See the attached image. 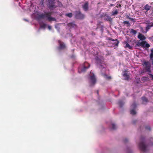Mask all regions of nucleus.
Returning a JSON list of instances; mask_svg holds the SVG:
<instances>
[{"mask_svg": "<svg viewBox=\"0 0 153 153\" xmlns=\"http://www.w3.org/2000/svg\"><path fill=\"white\" fill-rule=\"evenodd\" d=\"M52 14V12H45L44 13L40 14L39 16V17L41 19L46 18L47 20L50 22L56 21V19L55 18L51 16Z\"/></svg>", "mask_w": 153, "mask_h": 153, "instance_id": "f257e3e1", "label": "nucleus"}, {"mask_svg": "<svg viewBox=\"0 0 153 153\" xmlns=\"http://www.w3.org/2000/svg\"><path fill=\"white\" fill-rule=\"evenodd\" d=\"M144 138L143 137H141L140 138V142L139 144V147L140 150L143 152L147 151V146L146 145L144 141Z\"/></svg>", "mask_w": 153, "mask_h": 153, "instance_id": "f03ea898", "label": "nucleus"}, {"mask_svg": "<svg viewBox=\"0 0 153 153\" xmlns=\"http://www.w3.org/2000/svg\"><path fill=\"white\" fill-rule=\"evenodd\" d=\"M55 0H48V4H47L48 7L51 10H53L56 7V6L55 5Z\"/></svg>", "mask_w": 153, "mask_h": 153, "instance_id": "7ed1b4c3", "label": "nucleus"}, {"mask_svg": "<svg viewBox=\"0 0 153 153\" xmlns=\"http://www.w3.org/2000/svg\"><path fill=\"white\" fill-rule=\"evenodd\" d=\"M74 13L75 18L76 19H82L85 18V15L80 10L76 11Z\"/></svg>", "mask_w": 153, "mask_h": 153, "instance_id": "20e7f679", "label": "nucleus"}, {"mask_svg": "<svg viewBox=\"0 0 153 153\" xmlns=\"http://www.w3.org/2000/svg\"><path fill=\"white\" fill-rule=\"evenodd\" d=\"M137 45L138 46H141L143 48L146 47L149 48L150 45L148 43H146V41H143L141 42H138Z\"/></svg>", "mask_w": 153, "mask_h": 153, "instance_id": "39448f33", "label": "nucleus"}, {"mask_svg": "<svg viewBox=\"0 0 153 153\" xmlns=\"http://www.w3.org/2000/svg\"><path fill=\"white\" fill-rule=\"evenodd\" d=\"M95 59L96 61V62L97 64L99 65L101 67L103 66V67L104 68L103 65L104 64L103 63V61L102 60L100 59L97 56L95 58Z\"/></svg>", "mask_w": 153, "mask_h": 153, "instance_id": "423d86ee", "label": "nucleus"}, {"mask_svg": "<svg viewBox=\"0 0 153 153\" xmlns=\"http://www.w3.org/2000/svg\"><path fill=\"white\" fill-rule=\"evenodd\" d=\"M83 68L81 70L82 72H84L86 70L90 67V64L87 62L84 63L83 65Z\"/></svg>", "mask_w": 153, "mask_h": 153, "instance_id": "0eeeda50", "label": "nucleus"}, {"mask_svg": "<svg viewBox=\"0 0 153 153\" xmlns=\"http://www.w3.org/2000/svg\"><path fill=\"white\" fill-rule=\"evenodd\" d=\"M82 7L85 11H87L88 9V2H86L83 5Z\"/></svg>", "mask_w": 153, "mask_h": 153, "instance_id": "6e6552de", "label": "nucleus"}, {"mask_svg": "<svg viewBox=\"0 0 153 153\" xmlns=\"http://www.w3.org/2000/svg\"><path fill=\"white\" fill-rule=\"evenodd\" d=\"M90 79L93 85H94L96 83V79L94 74L90 76Z\"/></svg>", "mask_w": 153, "mask_h": 153, "instance_id": "1a4fd4ad", "label": "nucleus"}, {"mask_svg": "<svg viewBox=\"0 0 153 153\" xmlns=\"http://www.w3.org/2000/svg\"><path fill=\"white\" fill-rule=\"evenodd\" d=\"M67 25L68 27H70L71 28H76L77 27L76 25L74 23V22L69 23Z\"/></svg>", "mask_w": 153, "mask_h": 153, "instance_id": "9d476101", "label": "nucleus"}, {"mask_svg": "<svg viewBox=\"0 0 153 153\" xmlns=\"http://www.w3.org/2000/svg\"><path fill=\"white\" fill-rule=\"evenodd\" d=\"M138 37L139 39H140L141 40H144L146 39V37L144 36V35L140 33H139L138 35Z\"/></svg>", "mask_w": 153, "mask_h": 153, "instance_id": "9b49d317", "label": "nucleus"}, {"mask_svg": "<svg viewBox=\"0 0 153 153\" xmlns=\"http://www.w3.org/2000/svg\"><path fill=\"white\" fill-rule=\"evenodd\" d=\"M58 42L59 44V48L60 49H63L65 48V45L60 40H59Z\"/></svg>", "mask_w": 153, "mask_h": 153, "instance_id": "f8f14e48", "label": "nucleus"}, {"mask_svg": "<svg viewBox=\"0 0 153 153\" xmlns=\"http://www.w3.org/2000/svg\"><path fill=\"white\" fill-rule=\"evenodd\" d=\"M104 19L107 21L111 22L112 20V19L108 15H105L104 16Z\"/></svg>", "mask_w": 153, "mask_h": 153, "instance_id": "ddd939ff", "label": "nucleus"}, {"mask_svg": "<svg viewBox=\"0 0 153 153\" xmlns=\"http://www.w3.org/2000/svg\"><path fill=\"white\" fill-rule=\"evenodd\" d=\"M125 43L126 44L125 47V48H128L130 49H132V47L130 46L127 42H125Z\"/></svg>", "mask_w": 153, "mask_h": 153, "instance_id": "4468645a", "label": "nucleus"}, {"mask_svg": "<svg viewBox=\"0 0 153 153\" xmlns=\"http://www.w3.org/2000/svg\"><path fill=\"white\" fill-rule=\"evenodd\" d=\"M153 26V23H150L149 24L147 25V26L146 27V30H148L151 27H152Z\"/></svg>", "mask_w": 153, "mask_h": 153, "instance_id": "2eb2a0df", "label": "nucleus"}, {"mask_svg": "<svg viewBox=\"0 0 153 153\" xmlns=\"http://www.w3.org/2000/svg\"><path fill=\"white\" fill-rule=\"evenodd\" d=\"M118 12L117 10H113L111 13V16H114L117 15L118 14Z\"/></svg>", "mask_w": 153, "mask_h": 153, "instance_id": "dca6fc26", "label": "nucleus"}, {"mask_svg": "<svg viewBox=\"0 0 153 153\" xmlns=\"http://www.w3.org/2000/svg\"><path fill=\"white\" fill-rule=\"evenodd\" d=\"M123 76L125 78V79L126 80H128L129 79V76L128 74L126 73H125L123 74Z\"/></svg>", "mask_w": 153, "mask_h": 153, "instance_id": "f3484780", "label": "nucleus"}, {"mask_svg": "<svg viewBox=\"0 0 153 153\" xmlns=\"http://www.w3.org/2000/svg\"><path fill=\"white\" fill-rule=\"evenodd\" d=\"M151 6L148 4L146 5L144 7V9L148 11L150 10Z\"/></svg>", "mask_w": 153, "mask_h": 153, "instance_id": "a211bd4d", "label": "nucleus"}, {"mask_svg": "<svg viewBox=\"0 0 153 153\" xmlns=\"http://www.w3.org/2000/svg\"><path fill=\"white\" fill-rule=\"evenodd\" d=\"M130 33H132L133 35H135L137 33V32L136 30H134L133 29H131L130 31Z\"/></svg>", "mask_w": 153, "mask_h": 153, "instance_id": "6ab92c4d", "label": "nucleus"}, {"mask_svg": "<svg viewBox=\"0 0 153 153\" xmlns=\"http://www.w3.org/2000/svg\"><path fill=\"white\" fill-rule=\"evenodd\" d=\"M142 100L143 103H144V102H148V100L145 97H142Z\"/></svg>", "mask_w": 153, "mask_h": 153, "instance_id": "aec40b11", "label": "nucleus"}, {"mask_svg": "<svg viewBox=\"0 0 153 153\" xmlns=\"http://www.w3.org/2000/svg\"><path fill=\"white\" fill-rule=\"evenodd\" d=\"M119 43V41L117 40H117L115 41V42L113 43V45L114 46H117Z\"/></svg>", "mask_w": 153, "mask_h": 153, "instance_id": "412c9836", "label": "nucleus"}, {"mask_svg": "<svg viewBox=\"0 0 153 153\" xmlns=\"http://www.w3.org/2000/svg\"><path fill=\"white\" fill-rule=\"evenodd\" d=\"M136 104L135 102L133 103L131 105V107L133 109H135L136 107Z\"/></svg>", "mask_w": 153, "mask_h": 153, "instance_id": "4be33fe9", "label": "nucleus"}, {"mask_svg": "<svg viewBox=\"0 0 153 153\" xmlns=\"http://www.w3.org/2000/svg\"><path fill=\"white\" fill-rule=\"evenodd\" d=\"M124 103L122 101H119L118 102V104L119 106L120 107H122L124 105Z\"/></svg>", "mask_w": 153, "mask_h": 153, "instance_id": "5701e85b", "label": "nucleus"}, {"mask_svg": "<svg viewBox=\"0 0 153 153\" xmlns=\"http://www.w3.org/2000/svg\"><path fill=\"white\" fill-rule=\"evenodd\" d=\"M130 113L132 115H134L136 114V112L135 111L134 109H132L130 111Z\"/></svg>", "mask_w": 153, "mask_h": 153, "instance_id": "b1692460", "label": "nucleus"}, {"mask_svg": "<svg viewBox=\"0 0 153 153\" xmlns=\"http://www.w3.org/2000/svg\"><path fill=\"white\" fill-rule=\"evenodd\" d=\"M123 23L125 25H127L128 26H129L130 25V24L129 22L128 21H124L123 22Z\"/></svg>", "mask_w": 153, "mask_h": 153, "instance_id": "393cba45", "label": "nucleus"}, {"mask_svg": "<svg viewBox=\"0 0 153 153\" xmlns=\"http://www.w3.org/2000/svg\"><path fill=\"white\" fill-rule=\"evenodd\" d=\"M153 58V49L151 50V53L150 55V58L151 59Z\"/></svg>", "mask_w": 153, "mask_h": 153, "instance_id": "a878e982", "label": "nucleus"}, {"mask_svg": "<svg viewBox=\"0 0 153 153\" xmlns=\"http://www.w3.org/2000/svg\"><path fill=\"white\" fill-rule=\"evenodd\" d=\"M112 128L111 129H112L115 130L116 129L117 127H116V126L115 125V124H114V123H112Z\"/></svg>", "mask_w": 153, "mask_h": 153, "instance_id": "bb28decb", "label": "nucleus"}, {"mask_svg": "<svg viewBox=\"0 0 153 153\" xmlns=\"http://www.w3.org/2000/svg\"><path fill=\"white\" fill-rule=\"evenodd\" d=\"M66 16H67L71 18L72 16V13H69L66 14Z\"/></svg>", "mask_w": 153, "mask_h": 153, "instance_id": "cd10ccee", "label": "nucleus"}, {"mask_svg": "<svg viewBox=\"0 0 153 153\" xmlns=\"http://www.w3.org/2000/svg\"><path fill=\"white\" fill-rule=\"evenodd\" d=\"M105 78L108 79H111V77L110 76H107L106 75H105Z\"/></svg>", "mask_w": 153, "mask_h": 153, "instance_id": "c85d7f7f", "label": "nucleus"}, {"mask_svg": "<svg viewBox=\"0 0 153 153\" xmlns=\"http://www.w3.org/2000/svg\"><path fill=\"white\" fill-rule=\"evenodd\" d=\"M46 24H43L42 25H41V27L42 28H45L46 26Z\"/></svg>", "mask_w": 153, "mask_h": 153, "instance_id": "c756f323", "label": "nucleus"}, {"mask_svg": "<svg viewBox=\"0 0 153 153\" xmlns=\"http://www.w3.org/2000/svg\"><path fill=\"white\" fill-rule=\"evenodd\" d=\"M117 39H113L112 38H108V40H111L112 41H115L116 40H117Z\"/></svg>", "mask_w": 153, "mask_h": 153, "instance_id": "7c9ffc66", "label": "nucleus"}, {"mask_svg": "<svg viewBox=\"0 0 153 153\" xmlns=\"http://www.w3.org/2000/svg\"><path fill=\"white\" fill-rule=\"evenodd\" d=\"M145 128L147 130H151V128H150V127L149 126H146L145 127Z\"/></svg>", "mask_w": 153, "mask_h": 153, "instance_id": "2f4dec72", "label": "nucleus"}, {"mask_svg": "<svg viewBox=\"0 0 153 153\" xmlns=\"http://www.w3.org/2000/svg\"><path fill=\"white\" fill-rule=\"evenodd\" d=\"M116 7H121V5L120 4H117V5L116 6Z\"/></svg>", "mask_w": 153, "mask_h": 153, "instance_id": "473e14b6", "label": "nucleus"}, {"mask_svg": "<svg viewBox=\"0 0 153 153\" xmlns=\"http://www.w3.org/2000/svg\"><path fill=\"white\" fill-rule=\"evenodd\" d=\"M150 77L153 80V75L152 74H149Z\"/></svg>", "mask_w": 153, "mask_h": 153, "instance_id": "72a5a7b5", "label": "nucleus"}, {"mask_svg": "<svg viewBox=\"0 0 153 153\" xmlns=\"http://www.w3.org/2000/svg\"><path fill=\"white\" fill-rule=\"evenodd\" d=\"M48 28L49 30H51V29L52 27L51 26H48Z\"/></svg>", "mask_w": 153, "mask_h": 153, "instance_id": "f704fd0d", "label": "nucleus"}, {"mask_svg": "<svg viewBox=\"0 0 153 153\" xmlns=\"http://www.w3.org/2000/svg\"><path fill=\"white\" fill-rule=\"evenodd\" d=\"M128 141V140L126 138L124 140V142H126Z\"/></svg>", "mask_w": 153, "mask_h": 153, "instance_id": "c9c22d12", "label": "nucleus"}, {"mask_svg": "<svg viewBox=\"0 0 153 153\" xmlns=\"http://www.w3.org/2000/svg\"><path fill=\"white\" fill-rule=\"evenodd\" d=\"M144 63L146 65H147L148 64V62H145Z\"/></svg>", "mask_w": 153, "mask_h": 153, "instance_id": "e433bc0d", "label": "nucleus"}, {"mask_svg": "<svg viewBox=\"0 0 153 153\" xmlns=\"http://www.w3.org/2000/svg\"><path fill=\"white\" fill-rule=\"evenodd\" d=\"M130 20L133 21V22H135V21H134V19H133V18H131V19H130Z\"/></svg>", "mask_w": 153, "mask_h": 153, "instance_id": "4c0bfd02", "label": "nucleus"}, {"mask_svg": "<svg viewBox=\"0 0 153 153\" xmlns=\"http://www.w3.org/2000/svg\"><path fill=\"white\" fill-rule=\"evenodd\" d=\"M127 18L128 19H131V18H130L129 16H127Z\"/></svg>", "mask_w": 153, "mask_h": 153, "instance_id": "58836bf2", "label": "nucleus"}, {"mask_svg": "<svg viewBox=\"0 0 153 153\" xmlns=\"http://www.w3.org/2000/svg\"><path fill=\"white\" fill-rule=\"evenodd\" d=\"M110 5L111 6H114V4H111Z\"/></svg>", "mask_w": 153, "mask_h": 153, "instance_id": "ea45409f", "label": "nucleus"}, {"mask_svg": "<svg viewBox=\"0 0 153 153\" xmlns=\"http://www.w3.org/2000/svg\"><path fill=\"white\" fill-rule=\"evenodd\" d=\"M133 123H135V121H133Z\"/></svg>", "mask_w": 153, "mask_h": 153, "instance_id": "a19ab883", "label": "nucleus"}, {"mask_svg": "<svg viewBox=\"0 0 153 153\" xmlns=\"http://www.w3.org/2000/svg\"><path fill=\"white\" fill-rule=\"evenodd\" d=\"M152 64L153 65V59H152Z\"/></svg>", "mask_w": 153, "mask_h": 153, "instance_id": "79ce46f5", "label": "nucleus"}, {"mask_svg": "<svg viewBox=\"0 0 153 153\" xmlns=\"http://www.w3.org/2000/svg\"><path fill=\"white\" fill-rule=\"evenodd\" d=\"M152 15H153V12L152 13Z\"/></svg>", "mask_w": 153, "mask_h": 153, "instance_id": "37998d69", "label": "nucleus"}]
</instances>
